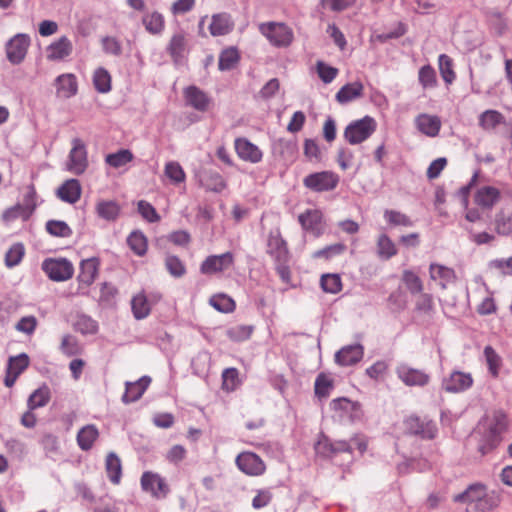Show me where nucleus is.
<instances>
[{"label":"nucleus","mask_w":512,"mask_h":512,"mask_svg":"<svg viewBox=\"0 0 512 512\" xmlns=\"http://www.w3.org/2000/svg\"><path fill=\"white\" fill-rule=\"evenodd\" d=\"M164 174L175 185L183 183L186 179L182 166L176 161H169L165 164Z\"/></svg>","instance_id":"obj_49"},{"label":"nucleus","mask_w":512,"mask_h":512,"mask_svg":"<svg viewBox=\"0 0 512 512\" xmlns=\"http://www.w3.org/2000/svg\"><path fill=\"white\" fill-rule=\"evenodd\" d=\"M30 38L26 34L15 35L6 45V54L12 64H20L26 57Z\"/></svg>","instance_id":"obj_11"},{"label":"nucleus","mask_w":512,"mask_h":512,"mask_svg":"<svg viewBox=\"0 0 512 512\" xmlns=\"http://www.w3.org/2000/svg\"><path fill=\"white\" fill-rule=\"evenodd\" d=\"M494 230L498 235L512 234V209L501 208L497 211L493 221Z\"/></svg>","instance_id":"obj_31"},{"label":"nucleus","mask_w":512,"mask_h":512,"mask_svg":"<svg viewBox=\"0 0 512 512\" xmlns=\"http://www.w3.org/2000/svg\"><path fill=\"white\" fill-rule=\"evenodd\" d=\"M332 417L339 422H355L361 420L363 411L360 403L340 397L330 403Z\"/></svg>","instance_id":"obj_4"},{"label":"nucleus","mask_w":512,"mask_h":512,"mask_svg":"<svg viewBox=\"0 0 512 512\" xmlns=\"http://www.w3.org/2000/svg\"><path fill=\"white\" fill-rule=\"evenodd\" d=\"M105 468L108 478L113 484H119L122 476V464L120 458L113 452L106 457Z\"/></svg>","instance_id":"obj_36"},{"label":"nucleus","mask_w":512,"mask_h":512,"mask_svg":"<svg viewBox=\"0 0 512 512\" xmlns=\"http://www.w3.org/2000/svg\"><path fill=\"white\" fill-rule=\"evenodd\" d=\"M402 282L411 294H419L423 291L421 278L412 270L406 269L403 271Z\"/></svg>","instance_id":"obj_48"},{"label":"nucleus","mask_w":512,"mask_h":512,"mask_svg":"<svg viewBox=\"0 0 512 512\" xmlns=\"http://www.w3.org/2000/svg\"><path fill=\"white\" fill-rule=\"evenodd\" d=\"M95 213L107 222H115L120 216L121 206L115 200L98 199L95 203Z\"/></svg>","instance_id":"obj_24"},{"label":"nucleus","mask_w":512,"mask_h":512,"mask_svg":"<svg viewBox=\"0 0 512 512\" xmlns=\"http://www.w3.org/2000/svg\"><path fill=\"white\" fill-rule=\"evenodd\" d=\"M240 385L239 372L236 368H227L222 373V389L234 391Z\"/></svg>","instance_id":"obj_58"},{"label":"nucleus","mask_w":512,"mask_h":512,"mask_svg":"<svg viewBox=\"0 0 512 512\" xmlns=\"http://www.w3.org/2000/svg\"><path fill=\"white\" fill-rule=\"evenodd\" d=\"M60 350L64 355L68 357L80 355L83 352V348L79 341L74 336L69 334L62 337Z\"/></svg>","instance_id":"obj_51"},{"label":"nucleus","mask_w":512,"mask_h":512,"mask_svg":"<svg viewBox=\"0 0 512 512\" xmlns=\"http://www.w3.org/2000/svg\"><path fill=\"white\" fill-rule=\"evenodd\" d=\"M56 95L59 98L69 99L78 92L77 77L72 73H64L59 75L55 81Z\"/></svg>","instance_id":"obj_17"},{"label":"nucleus","mask_w":512,"mask_h":512,"mask_svg":"<svg viewBox=\"0 0 512 512\" xmlns=\"http://www.w3.org/2000/svg\"><path fill=\"white\" fill-rule=\"evenodd\" d=\"M99 266L100 261L98 258L92 257L82 260L80 263V272L77 277L79 285L90 286L98 275Z\"/></svg>","instance_id":"obj_23"},{"label":"nucleus","mask_w":512,"mask_h":512,"mask_svg":"<svg viewBox=\"0 0 512 512\" xmlns=\"http://www.w3.org/2000/svg\"><path fill=\"white\" fill-rule=\"evenodd\" d=\"M322 290L336 294L342 290V281L339 274L322 275Z\"/></svg>","instance_id":"obj_61"},{"label":"nucleus","mask_w":512,"mask_h":512,"mask_svg":"<svg viewBox=\"0 0 512 512\" xmlns=\"http://www.w3.org/2000/svg\"><path fill=\"white\" fill-rule=\"evenodd\" d=\"M50 400V390L47 386L35 390L28 399V408L34 410L45 406Z\"/></svg>","instance_id":"obj_50"},{"label":"nucleus","mask_w":512,"mask_h":512,"mask_svg":"<svg viewBox=\"0 0 512 512\" xmlns=\"http://www.w3.org/2000/svg\"><path fill=\"white\" fill-rule=\"evenodd\" d=\"M377 255L380 259L389 260L398 254L394 241L385 233L380 234L376 241Z\"/></svg>","instance_id":"obj_34"},{"label":"nucleus","mask_w":512,"mask_h":512,"mask_svg":"<svg viewBox=\"0 0 512 512\" xmlns=\"http://www.w3.org/2000/svg\"><path fill=\"white\" fill-rule=\"evenodd\" d=\"M165 266L173 277L180 278L186 274V267L182 260L177 256H167L165 259Z\"/></svg>","instance_id":"obj_60"},{"label":"nucleus","mask_w":512,"mask_h":512,"mask_svg":"<svg viewBox=\"0 0 512 512\" xmlns=\"http://www.w3.org/2000/svg\"><path fill=\"white\" fill-rule=\"evenodd\" d=\"M88 167V153L85 143L80 138H74L66 162V169L74 175H82Z\"/></svg>","instance_id":"obj_5"},{"label":"nucleus","mask_w":512,"mask_h":512,"mask_svg":"<svg viewBox=\"0 0 512 512\" xmlns=\"http://www.w3.org/2000/svg\"><path fill=\"white\" fill-rule=\"evenodd\" d=\"M253 330L254 327L251 325H236L230 327L226 331V335L233 342H242L251 337Z\"/></svg>","instance_id":"obj_54"},{"label":"nucleus","mask_w":512,"mask_h":512,"mask_svg":"<svg viewBox=\"0 0 512 512\" xmlns=\"http://www.w3.org/2000/svg\"><path fill=\"white\" fill-rule=\"evenodd\" d=\"M473 384L472 376L469 373L454 371L451 375L444 379L443 388L447 392H462L470 388Z\"/></svg>","instance_id":"obj_20"},{"label":"nucleus","mask_w":512,"mask_h":512,"mask_svg":"<svg viewBox=\"0 0 512 512\" xmlns=\"http://www.w3.org/2000/svg\"><path fill=\"white\" fill-rule=\"evenodd\" d=\"M134 159L133 153L129 149H120L115 153H110L105 156V163L115 169L123 167Z\"/></svg>","instance_id":"obj_39"},{"label":"nucleus","mask_w":512,"mask_h":512,"mask_svg":"<svg viewBox=\"0 0 512 512\" xmlns=\"http://www.w3.org/2000/svg\"><path fill=\"white\" fill-rule=\"evenodd\" d=\"M137 206L138 212L148 222L154 223L160 220V216L157 213L156 209L149 202L145 200H140Z\"/></svg>","instance_id":"obj_63"},{"label":"nucleus","mask_w":512,"mask_h":512,"mask_svg":"<svg viewBox=\"0 0 512 512\" xmlns=\"http://www.w3.org/2000/svg\"><path fill=\"white\" fill-rule=\"evenodd\" d=\"M497 506L495 497L489 495L487 491L484 492V497H481L473 506L467 508L468 512H490Z\"/></svg>","instance_id":"obj_59"},{"label":"nucleus","mask_w":512,"mask_h":512,"mask_svg":"<svg viewBox=\"0 0 512 512\" xmlns=\"http://www.w3.org/2000/svg\"><path fill=\"white\" fill-rule=\"evenodd\" d=\"M142 23L151 34H160L165 28V20L161 13L154 11L143 16Z\"/></svg>","instance_id":"obj_37"},{"label":"nucleus","mask_w":512,"mask_h":512,"mask_svg":"<svg viewBox=\"0 0 512 512\" xmlns=\"http://www.w3.org/2000/svg\"><path fill=\"white\" fill-rule=\"evenodd\" d=\"M183 96L188 106L200 112L208 111L212 100L211 98L197 86L191 85L183 90Z\"/></svg>","instance_id":"obj_14"},{"label":"nucleus","mask_w":512,"mask_h":512,"mask_svg":"<svg viewBox=\"0 0 512 512\" xmlns=\"http://www.w3.org/2000/svg\"><path fill=\"white\" fill-rule=\"evenodd\" d=\"M240 60L239 52L234 47L224 49L219 55L218 67L221 71L233 69Z\"/></svg>","instance_id":"obj_41"},{"label":"nucleus","mask_w":512,"mask_h":512,"mask_svg":"<svg viewBox=\"0 0 512 512\" xmlns=\"http://www.w3.org/2000/svg\"><path fill=\"white\" fill-rule=\"evenodd\" d=\"M99 437V431L93 424L82 427L77 433L78 446L83 451H88L93 447L94 442Z\"/></svg>","instance_id":"obj_33"},{"label":"nucleus","mask_w":512,"mask_h":512,"mask_svg":"<svg viewBox=\"0 0 512 512\" xmlns=\"http://www.w3.org/2000/svg\"><path fill=\"white\" fill-rule=\"evenodd\" d=\"M151 383L148 376H143L135 382H127L122 401L126 404L139 400Z\"/></svg>","instance_id":"obj_26"},{"label":"nucleus","mask_w":512,"mask_h":512,"mask_svg":"<svg viewBox=\"0 0 512 512\" xmlns=\"http://www.w3.org/2000/svg\"><path fill=\"white\" fill-rule=\"evenodd\" d=\"M484 356L488 365L489 372L496 378L499 375L502 366V359L491 346H486L484 349Z\"/></svg>","instance_id":"obj_55"},{"label":"nucleus","mask_w":512,"mask_h":512,"mask_svg":"<svg viewBox=\"0 0 512 512\" xmlns=\"http://www.w3.org/2000/svg\"><path fill=\"white\" fill-rule=\"evenodd\" d=\"M299 222L303 229L318 236L320 232V212L318 210H307L299 215Z\"/></svg>","instance_id":"obj_35"},{"label":"nucleus","mask_w":512,"mask_h":512,"mask_svg":"<svg viewBox=\"0 0 512 512\" xmlns=\"http://www.w3.org/2000/svg\"><path fill=\"white\" fill-rule=\"evenodd\" d=\"M397 375L407 386H424L430 380L429 375L424 371L411 368L407 365L398 367Z\"/></svg>","instance_id":"obj_19"},{"label":"nucleus","mask_w":512,"mask_h":512,"mask_svg":"<svg viewBox=\"0 0 512 512\" xmlns=\"http://www.w3.org/2000/svg\"><path fill=\"white\" fill-rule=\"evenodd\" d=\"M431 280L438 281L442 288H446L456 280L455 271L447 266L431 263L429 266Z\"/></svg>","instance_id":"obj_28"},{"label":"nucleus","mask_w":512,"mask_h":512,"mask_svg":"<svg viewBox=\"0 0 512 512\" xmlns=\"http://www.w3.org/2000/svg\"><path fill=\"white\" fill-rule=\"evenodd\" d=\"M267 253L275 262H289V250L286 241L282 238L279 229L272 230L267 240Z\"/></svg>","instance_id":"obj_12"},{"label":"nucleus","mask_w":512,"mask_h":512,"mask_svg":"<svg viewBox=\"0 0 512 512\" xmlns=\"http://www.w3.org/2000/svg\"><path fill=\"white\" fill-rule=\"evenodd\" d=\"M46 230L50 235L62 238L70 237L73 233L69 225L60 220H49L46 223Z\"/></svg>","instance_id":"obj_56"},{"label":"nucleus","mask_w":512,"mask_h":512,"mask_svg":"<svg viewBox=\"0 0 512 512\" xmlns=\"http://www.w3.org/2000/svg\"><path fill=\"white\" fill-rule=\"evenodd\" d=\"M340 453H351L349 444L345 441L332 443L322 435V457H334Z\"/></svg>","instance_id":"obj_38"},{"label":"nucleus","mask_w":512,"mask_h":512,"mask_svg":"<svg viewBox=\"0 0 512 512\" xmlns=\"http://www.w3.org/2000/svg\"><path fill=\"white\" fill-rule=\"evenodd\" d=\"M82 194V187L77 179H68L59 186L56 191L57 197L66 203L75 204Z\"/></svg>","instance_id":"obj_21"},{"label":"nucleus","mask_w":512,"mask_h":512,"mask_svg":"<svg viewBox=\"0 0 512 512\" xmlns=\"http://www.w3.org/2000/svg\"><path fill=\"white\" fill-rule=\"evenodd\" d=\"M486 491L483 485H472L465 492L455 496L454 500L457 502H464L467 508L473 506L481 497H484Z\"/></svg>","instance_id":"obj_40"},{"label":"nucleus","mask_w":512,"mask_h":512,"mask_svg":"<svg viewBox=\"0 0 512 512\" xmlns=\"http://www.w3.org/2000/svg\"><path fill=\"white\" fill-rule=\"evenodd\" d=\"M73 327L75 331L83 335L95 334L98 331L97 322L85 314L77 315Z\"/></svg>","instance_id":"obj_45"},{"label":"nucleus","mask_w":512,"mask_h":512,"mask_svg":"<svg viewBox=\"0 0 512 512\" xmlns=\"http://www.w3.org/2000/svg\"><path fill=\"white\" fill-rule=\"evenodd\" d=\"M141 487L157 499L165 498L170 492L166 480L154 472H144L141 476Z\"/></svg>","instance_id":"obj_9"},{"label":"nucleus","mask_w":512,"mask_h":512,"mask_svg":"<svg viewBox=\"0 0 512 512\" xmlns=\"http://www.w3.org/2000/svg\"><path fill=\"white\" fill-rule=\"evenodd\" d=\"M234 28V21L229 13L221 12L213 14L209 24V32L212 36H224L229 34Z\"/></svg>","instance_id":"obj_18"},{"label":"nucleus","mask_w":512,"mask_h":512,"mask_svg":"<svg viewBox=\"0 0 512 512\" xmlns=\"http://www.w3.org/2000/svg\"><path fill=\"white\" fill-rule=\"evenodd\" d=\"M384 219L391 227H411L413 225V221L408 215L396 210H385Z\"/></svg>","instance_id":"obj_47"},{"label":"nucleus","mask_w":512,"mask_h":512,"mask_svg":"<svg viewBox=\"0 0 512 512\" xmlns=\"http://www.w3.org/2000/svg\"><path fill=\"white\" fill-rule=\"evenodd\" d=\"M130 249L138 256H144L147 252V238L142 232L134 231L127 238Z\"/></svg>","instance_id":"obj_43"},{"label":"nucleus","mask_w":512,"mask_h":512,"mask_svg":"<svg viewBox=\"0 0 512 512\" xmlns=\"http://www.w3.org/2000/svg\"><path fill=\"white\" fill-rule=\"evenodd\" d=\"M364 86L360 81L347 83L336 93V100L340 104H346L363 96Z\"/></svg>","instance_id":"obj_30"},{"label":"nucleus","mask_w":512,"mask_h":512,"mask_svg":"<svg viewBox=\"0 0 512 512\" xmlns=\"http://www.w3.org/2000/svg\"><path fill=\"white\" fill-rule=\"evenodd\" d=\"M30 359L27 354L21 353L17 356H12L8 360L4 384L11 388L17 378L28 368Z\"/></svg>","instance_id":"obj_13"},{"label":"nucleus","mask_w":512,"mask_h":512,"mask_svg":"<svg viewBox=\"0 0 512 512\" xmlns=\"http://www.w3.org/2000/svg\"><path fill=\"white\" fill-rule=\"evenodd\" d=\"M235 150L238 157L246 162L259 163L263 158L260 148L246 138L235 140Z\"/></svg>","instance_id":"obj_16"},{"label":"nucleus","mask_w":512,"mask_h":512,"mask_svg":"<svg viewBox=\"0 0 512 512\" xmlns=\"http://www.w3.org/2000/svg\"><path fill=\"white\" fill-rule=\"evenodd\" d=\"M508 424L507 415L500 410L494 411L484 418L478 426L481 434L478 450L481 455L493 452L500 445L502 434L507 430Z\"/></svg>","instance_id":"obj_1"},{"label":"nucleus","mask_w":512,"mask_h":512,"mask_svg":"<svg viewBox=\"0 0 512 512\" xmlns=\"http://www.w3.org/2000/svg\"><path fill=\"white\" fill-rule=\"evenodd\" d=\"M416 302L415 308L418 312L424 314H431L434 311V301L431 294L428 293H419Z\"/></svg>","instance_id":"obj_64"},{"label":"nucleus","mask_w":512,"mask_h":512,"mask_svg":"<svg viewBox=\"0 0 512 512\" xmlns=\"http://www.w3.org/2000/svg\"><path fill=\"white\" fill-rule=\"evenodd\" d=\"M238 469L248 476H261L266 471V464L253 452H242L235 459Z\"/></svg>","instance_id":"obj_8"},{"label":"nucleus","mask_w":512,"mask_h":512,"mask_svg":"<svg viewBox=\"0 0 512 512\" xmlns=\"http://www.w3.org/2000/svg\"><path fill=\"white\" fill-rule=\"evenodd\" d=\"M199 181L206 190L216 193L222 192L227 186L222 175L216 171H204L200 174Z\"/></svg>","instance_id":"obj_32"},{"label":"nucleus","mask_w":512,"mask_h":512,"mask_svg":"<svg viewBox=\"0 0 512 512\" xmlns=\"http://www.w3.org/2000/svg\"><path fill=\"white\" fill-rule=\"evenodd\" d=\"M439 71L442 79L446 84H452L456 78L453 69V60L446 54H441L438 58Z\"/></svg>","instance_id":"obj_46"},{"label":"nucleus","mask_w":512,"mask_h":512,"mask_svg":"<svg viewBox=\"0 0 512 512\" xmlns=\"http://www.w3.org/2000/svg\"><path fill=\"white\" fill-rule=\"evenodd\" d=\"M273 499V494L270 489H258L252 499V507L254 509H261L268 506Z\"/></svg>","instance_id":"obj_62"},{"label":"nucleus","mask_w":512,"mask_h":512,"mask_svg":"<svg viewBox=\"0 0 512 512\" xmlns=\"http://www.w3.org/2000/svg\"><path fill=\"white\" fill-rule=\"evenodd\" d=\"M418 80L423 89L434 88L437 86V75L431 65H424L419 69Z\"/></svg>","instance_id":"obj_53"},{"label":"nucleus","mask_w":512,"mask_h":512,"mask_svg":"<svg viewBox=\"0 0 512 512\" xmlns=\"http://www.w3.org/2000/svg\"><path fill=\"white\" fill-rule=\"evenodd\" d=\"M500 199L501 191L494 186H482L474 194V203L484 210H492Z\"/></svg>","instance_id":"obj_15"},{"label":"nucleus","mask_w":512,"mask_h":512,"mask_svg":"<svg viewBox=\"0 0 512 512\" xmlns=\"http://www.w3.org/2000/svg\"><path fill=\"white\" fill-rule=\"evenodd\" d=\"M505 123V116L498 110L487 109L478 116V126L484 132H493Z\"/></svg>","instance_id":"obj_25"},{"label":"nucleus","mask_w":512,"mask_h":512,"mask_svg":"<svg viewBox=\"0 0 512 512\" xmlns=\"http://www.w3.org/2000/svg\"><path fill=\"white\" fill-rule=\"evenodd\" d=\"M259 31L271 45L278 48H286L294 39L293 30L284 23L267 22L259 25Z\"/></svg>","instance_id":"obj_2"},{"label":"nucleus","mask_w":512,"mask_h":512,"mask_svg":"<svg viewBox=\"0 0 512 512\" xmlns=\"http://www.w3.org/2000/svg\"><path fill=\"white\" fill-rule=\"evenodd\" d=\"M131 307L136 319H144L150 313V304L144 293H139L132 298Z\"/></svg>","instance_id":"obj_42"},{"label":"nucleus","mask_w":512,"mask_h":512,"mask_svg":"<svg viewBox=\"0 0 512 512\" xmlns=\"http://www.w3.org/2000/svg\"><path fill=\"white\" fill-rule=\"evenodd\" d=\"M25 255V248L22 243L13 244L5 254V265L12 268L18 265Z\"/></svg>","instance_id":"obj_57"},{"label":"nucleus","mask_w":512,"mask_h":512,"mask_svg":"<svg viewBox=\"0 0 512 512\" xmlns=\"http://www.w3.org/2000/svg\"><path fill=\"white\" fill-rule=\"evenodd\" d=\"M209 304L219 312L231 313L236 308L235 301L226 294H216L209 299Z\"/></svg>","instance_id":"obj_44"},{"label":"nucleus","mask_w":512,"mask_h":512,"mask_svg":"<svg viewBox=\"0 0 512 512\" xmlns=\"http://www.w3.org/2000/svg\"><path fill=\"white\" fill-rule=\"evenodd\" d=\"M418 130L429 136L435 137L439 134L441 121L438 116L420 114L415 120Z\"/></svg>","instance_id":"obj_29"},{"label":"nucleus","mask_w":512,"mask_h":512,"mask_svg":"<svg viewBox=\"0 0 512 512\" xmlns=\"http://www.w3.org/2000/svg\"><path fill=\"white\" fill-rule=\"evenodd\" d=\"M42 270L49 279L62 282L72 278L74 274L73 264L66 258H48L42 262Z\"/></svg>","instance_id":"obj_6"},{"label":"nucleus","mask_w":512,"mask_h":512,"mask_svg":"<svg viewBox=\"0 0 512 512\" xmlns=\"http://www.w3.org/2000/svg\"><path fill=\"white\" fill-rule=\"evenodd\" d=\"M363 347L360 344L348 345L340 349L335 360L339 365L351 366L358 363L363 358Z\"/></svg>","instance_id":"obj_27"},{"label":"nucleus","mask_w":512,"mask_h":512,"mask_svg":"<svg viewBox=\"0 0 512 512\" xmlns=\"http://www.w3.org/2000/svg\"><path fill=\"white\" fill-rule=\"evenodd\" d=\"M73 50V45L67 36H62L52 42L46 48V58L51 61H59L68 57Z\"/></svg>","instance_id":"obj_22"},{"label":"nucleus","mask_w":512,"mask_h":512,"mask_svg":"<svg viewBox=\"0 0 512 512\" xmlns=\"http://www.w3.org/2000/svg\"><path fill=\"white\" fill-rule=\"evenodd\" d=\"M406 433L418 435L423 439H433L437 434V426L432 420L421 419L417 416H409L403 421Z\"/></svg>","instance_id":"obj_7"},{"label":"nucleus","mask_w":512,"mask_h":512,"mask_svg":"<svg viewBox=\"0 0 512 512\" xmlns=\"http://www.w3.org/2000/svg\"><path fill=\"white\" fill-rule=\"evenodd\" d=\"M93 84L99 93H107L111 90V75L104 68H98L93 75Z\"/></svg>","instance_id":"obj_52"},{"label":"nucleus","mask_w":512,"mask_h":512,"mask_svg":"<svg viewBox=\"0 0 512 512\" xmlns=\"http://www.w3.org/2000/svg\"><path fill=\"white\" fill-rule=\"evenodd\" d=\"M233 264L234 255L231 252L210 255L201 263L200 272L204 275L222 273L231 268Z\"/></svg>","instance_id":"obj_10"},{"label":"nucleus","mask_w":512,"mask_h":512,"mask_svg":"<svg viewBox=\"0 0 512 512\" xmlns=\"http://www.w3.org/2000/svg\"><path fill=\"white\" fill-rule=\"evenodd\" d=\"M377 123L374 118L365 116L352 121L344 130L345 140L352 144H360L367 140L376 130Z\"/></svg>","instance_id":"obj_3"}]
</instances>
